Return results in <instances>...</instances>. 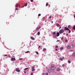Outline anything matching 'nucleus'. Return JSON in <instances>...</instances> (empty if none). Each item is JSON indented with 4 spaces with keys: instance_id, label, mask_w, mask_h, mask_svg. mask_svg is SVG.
Segmentation results:
<instances>
[{
    "instance_id": "1",
    "label": "nucleus",
    "mask_w": 75,
    "mask_h": 75,
    "mask_svg": "<svg viewBox=\"0 0 75 75\" xmlns=\"http://www.w3.org/2000/svg\"><path fill=\"white\" fill-rule=\"evenodd\" d=\"M64 30V31H65V30H67V31H69L68 33H71V31L70 30H69V29L68 28H67V27H65Z\"/></svg>"
},
{
    "instance_id": "2",
    "label": "nucleus",
    "mask_w": 75,
    "mask_h": 75,
    "mask_svg": "<svg viewBox=\"0 0 75 75\" xmlns=\"http://www.w3.org/2000/svg\"><path fill=\"white\" fill-rule=\"evenodd\" d=\"M64 31V30L63 29H61L59 31V33L60 34H62V33H63Z\"/></svg>"
},
{
    "instance_id": "3",
    "label": "nucleus",
    "mask_w": 75,
    "mask_h": 75,
    "mask_svg": "<svg viewBox=\"0 0 75 75\" xmlns=\"http://www.w3.org/2000/svg\"><path fill=\"white\" fill-rule=\"evenodd\" d=\"M53 37L54 38H56V37H57V36H56V35H55V32H54L53 33Z\"/></svg>"
},
{
    "instance_id": "4",
    "label": "nucleus",
    "mask_w": 75,
    "mask_h": 75,
    "mask_svg": "<svg viewBox=\"0 0 75 75\" xmlns=\"http://www.w3.org/2000/svg\"><path fill=\"white\" fill-rule=\"evenodd\" d=\"M40 28L41 27L40 26H39V28L37 27L36 29V31H39V30H40Z\"/></svg>"
},
{
    "instance_id": "5",
    "label": "nucleus",
    "mask_w": 75,
    "mask_h": 75,
    "mask_svg": "<svg viewBox=\"0 0 75 75\" xmlns=\"http://www.w3.org/2000/svg\"><path fill=\"white\" fill-rule=\"evenodd\" d=\"M18 4H17L16 5V10H18Z\"/></svg>"
},
{
    "instance_id": "6",
    "label": "nucleus",
    "mask_w": 75,
    "mask_h": 75,
    "mask_svg": "<svg viewBox=\"0 0 75 75\" xmlns=\"http://www.w3.org/2000/svg\"><path fill=\"white\" fill-rule=\"evenodd\" d=\"M11 61H16V59L15 58H11Z\"/></svg>"
},
{
    "instance_id": "7",
    "label": "nucleus",
    "mask_w": 75,
    "mask_h": 75,
    "mask_svg": "<svg viewBox=\"0 0 75 75\" xmlns=\"http://www.w3.org/2000/svg\"><path fill=\"white\" fill-rule=\"evenodd\" d=\"M16 71H17V72H19L20 71V70L18 68H16Z\"/></svg>"
},
{
    "instance_id": "8",
    "label": "nucleus",
    "mask_w": 75,
    "mask_h": 75,
    "mask_svg": "<svg viewBox=\"0 0 75 75\" xmlns=\"http://www.w3.org/2000/svg\"><path fill=\"white\" fill-rule=\"evenodd\" d=\"M51 69L52 70H54L55 69V67H51Z\"/></svg>"
},
{
    "instance_id": "9",
    "label": "nucleus",
    "mask_w": 75,
    "mask_h": 75,
    "mask_svg": "<svg viewBox=\"0 0 75 75\" xmlns=\"http://www.w3.org/2000/svg\"><path fill=\"white\" fill-rule=\"evenodd\" d=\"M60 26H61V25H59V24L58 23L56 24V26H57V27H60Z\"/></svg>"
},
{
    "instance_id": "10",
    "label": "nucleus",
    "mask_w": 75,
    "mask_h": 75,
    "mask_svg": "<svg viewBox=\"0 0 75 75\" xmlns=\"http://www.w3.org/2000/svg\"><path fill=\"white\" fill-rule=\"evenodd\" d=\"M34 66H33L32 67V71H35V69H34Z\"/></svg>"
},
{
    "instance_id": "11",
    "label": "nucleus",
    "mask_w": 75,
    "mask_h": 75,
    "mask_svg": "<svg viewBox=\"0 0 75 75\" xmlns=\"http://www.w3.org/2000/svg\"><path fill=\"white\" fill-rule=\"evenodd\" d=\"M59 35V32H57V37H58Z\"/></svg>"
},
{
    "instance_id": "12",
    "label": "nucleus",
    "mask_w": 75,
    "mask_h": 75,
    "mask_svg": "<svg viewBox=\"0 0 75 75\" xmlns=\"http://www.w3.org/2000/svg\"><path fill=\"white\" fill-rule=\"evenodd\" d=\"M64 57H63L62 58H61V57H60V59L61 61H62V60H63V59H64Z\"/></svg>"
},
{
    "instance_id": "13",
    "label": "nucleus",
    "mask_w": 75,
    "mask_h": 75,
    "mask_svg": "<svg viewBox=\"0 0 75 75\" xmlns=\"http://www.w3.org/2000/svg\"><path fill=\"white\" fill-rule=\"evenodd\" d=\"M30 38L31 40H35V38H34L31 37Z\"/></svg>"
},
{
    "instance_id": "14",
    "label": "nucleus",
    "mask_w": 75,
    "mask_h": 75,
    "mask_svg": "<svg viewBox=\"0 0 75 75\" xmlns=\"http://www.w3.org/2000/svg\"><path fill=\"white\" fill-rule=\"evenodd\" d=\"M47 50V49L46 48H44L43 50V52H44V51H46Z\"/></svg>"
},
{
    "instance_id": "15",
    "label": "nucleus",
    "mask_w": 75,
    "mask_h": 75,
    "mask_svg": "<svg viewBox=\"0 0 75 75\" xmlns=\"http://www.w3.org/2000/svg\"><path fill=\"white\" fill-rule=\"evenodd\" d=\"M70 48H71V46H67V48H68V49H70Z\"/></svg>"
},
{
    "instance_id": "16",
    "label": "nucleus",
    "mask_w": 75,
    "mask_h": 75,
    "mask_svg": "<svg viewBox=\"0 0 75 75\" xmlns=\"http://www.w3.org/2000/svg\"><path fill=\"white\" fill-rule=\"evenodd\" d=\"M72 55L73 57H75V52H74V53L72 54Z\"/></svg>"
},
{
    "instance_id": "17",
    "label": "nucleus",
    "mask_w": 75,
    "mask_h": 75,
    "mask_svg": "<svg viewBox=\"0 0 75 75\" xmlns=\"http://www.w3.org/2000/svg\"><path fill=\"white\" fill-rule=\"evenodd\" d=\"M48 72H49V73H51V70H48Z\"/></svg>"
},
{
    "instance_id": "18",
    "label": "nucleus",
    "mask_w": 75,
    "mask_h": 75,
    "mask_svg": "<svg viewBox=\"0 0 75 75\" xmlns=\"http://www.w3.org/2000/svg\"><path fill=\"white\" fill-rule=\"evenodd\" d=\"M57 71H60V69L58 68L57 69Z\"/></svg>"
},
{
    "instance_id": "19",
    "label": "nucleus",
    "mask_w": 75,
    "mask_h": 75,
    "mask_svg": "<svg viewBox=\"0 0 75 75\" xmlns=\"http://www.w3.org/2000/svg\"><path fill=\"white\" fill-rule=\"evenodd\" d=\"M73 29H74V30H75V25H74L73 27Z\"/></svg>"
},
{
    "instance_id": "20",
    "label": "nucleus",
    "mask_w": 75,
    "mask_h": 75,
    "mask_svg": "<svg viewBox=\"0 0 75 75\" xmlns=\"http://www.w3.org/2000/svg\"><path fill=\"white\" fill-rule=\"evenodd\" d=\"M48 6V3H47L46 4V6Z\"/></svg>"
},
{
    "instance_id": "21",
    "label": "nucleus",
    "mask_w": 75,
    "mask_h": 75,
    "mask_svg": "<svg viewBox=\"0 0 75 75\" xmlns=\"http://www.w3.org/2000/svg\"><path fill=\"white\" fill-rule=\"evenodd\" d=\"M68 62H69V64H70V63H71V62L70 60H68Z\"/></svg>"
},
{
    "instance_id": "22",
    "label": "nucleus",
    "mask_w": 75,
    "mask_h": 75,
    "mask_svg": "<svg viewBox=\"0 0 75 75\" xmlns=\"http://www.w3.org/2000/svg\"><path fill=\"white\" fill-rule=\"evenodd\" d=\"M27 69H28V68H26L24 69V70H27Z\"/></svg>"
},
{
    "instance_id": "23",
    "label": "nucleus",
    "mask_w": 75,
    "mask_h": 75,
    "mask_svg": "<svg viewBox=\"0 0 75 75\" xmlns=\"http://www.w3.org/2000/svg\"><path fill=\"white\" fill-rule=\"evenodd\" d=\"M63 48H63V47H60V50H63Z\"/></svg>"
},
{
    "instance_id": "24",
    "label": "nucleus",
    "mask_w": 75,
    "mask_h": 75,
    "mask_svg": "<svg viewBox=\"0 0 75 75\" xmlns=\"http://www.w3.org/2000/svg\"><path fill=\"white\" fill-rule=\"evenodd\" d=\"M30 52L29 51H27V52H25V53H28V52Z\"/></svg>"
},
{
    "instance_id": "25",
    "label": "nucleus",
    "mask_w": 75,
    "mask_h": 75,
    "mask_svg": "<svg viewBox=\"0 0 75 75\" xmlns=\"http://www.w3.org/2000/svg\"><path fill=\"white\" fill-rule=\"evenodd\" d=\"M40 32H38V35H40Z\"/></svg>"
},
{
    "instance_id": "26",
    "label": "nucleus",
    "mask_w": 75,
    "mask_h": 75,
    "mask_svg": "<svg viewBox=\"0 0 75 75\" xmlns=\"http://www.w3.org/2000/svg\"><path fill=\"white\" fill-rule=\"evenodd\" d=\"M65 42H68V40H65Z\"/></svg>"
},
{
    "instance_id": "27",
    "label": "nucleus",
    "mask_w": 75,
    "mask_h": 75,
    "mask_svg": "<svg viewBox=\"0 0 75 75\" xmlns=\"http://www.w3.org/2000/svg\"><path fill=\"white\" fill-rule=\"evenodd\" d=\"M27 6V3H26L25 4V6L26 7V6Z\"/></svg>"
},
{
    "instance_id": "28",
    "label": "nucleus",
    "mask_w": 75,
    "mask_h": 75,
    "mask_svg": "<svg viewBox=\"0 0 75 75\" xmlns=\"http://www.w3.org/2000/svg\"><path fill=\"white\" fill-rule=\"evenodd\" d=\"M51 67H54V65H52Z\"/></svg>"
},
{
    "instance_id": "29",
    "label": "nucleus",
    "mask_w": 75,
    "mask_h": 75,
    "mask_svg": "<svg viewBox=\"0 0 75 75\" xmlns=\"http://www.w3.org/2000/svg\"><path fill=\"white\" fill-rule=\"evenodd\" d=\"M70 27H71V26H70V25H69L68 26V28H70Z\"/></svg>"
},
{
    "instance_id": "30",
    "label": "nucleus",
    "mask_w": 75,
    "mask_h": 75,
    "mask_svg": "<svg viewBox=\"0 0 75 75\" xmlns=\"http://www.w3.org/2000/svg\"><path fill=\"white\" fill-rule=\"evenodd\" d=\"M62 66L63 67H65V64H63L62 65Z\"/></svg>"
},
{
    "instance_id": "31",
    "label": "nucleus",
    "mask_w": 75,
    "mask_h": 75,
    "mask_svg": "<svg viewBox=\"0 0 75 75\" xmlns=\"http://www.w3.org/2000/svg\"><path fill=\"white\" fill-rule=\"evenodd\" d=\"M41 16V14L40 13L38 15V17H39V16Z\"/></svg>"
},
{
    "instance_id": "32",
    "label": "nucleus",
    "mask_w": 75,
    "mask_h": 75,
    "mask_svg": "<svg viewBox=\"0 0 75 75\" xmlns=\"http://www.w3.org/2000/svg\"><path fill=\"white\" fill-rule=\"evenodd\" d=\"M36 53L37 54H39V53L38 52H36Z\"/></svg>"
},
{
    "instance_id": "33",
    "label": "nucleus",
    "mask_w": 75,
    "mask_h": 75,
    "mask_svg": "<svg viewBox=\"0 0 75 75\" xmlns=\"http://www.w3.org/2000/svg\"><path fill=\"white\" fill-rule=\"evenodd\" d=\"M18 7L19 8H20V4H18Z\"/></svg>"
},
{
    "instance_id": "34",
    "label": "nucleus",
    "mask_w": 75,
    "mask_h": 75,
    "mask_svg": "<svg viewBox=\"0 0 75 75\" xmlns=\"http://www.w3.org/2000/svg\"><path fill=\"white\" fill-rule=\"evenodd\" d=\"M72 46L73 47H75V45H72Z\"/></svg>"
},
{
    "instance_id": "35",
    "label": "nucleus",
    "mask_w": 75,
    "mask_h": 75,
    "mask_svg": "<svg viewBox=\"0 0 75 75\" xmlns=\"http://www.w3.org/2000/svg\"><path fill=\"white\" fill-rule=\"evenodd\" d=\"M63 39H64V38H63V37H62V38H61V40H63Z\"/></svg>"
},
{
    "instance_id": "36",
    "label": "nucleus",
    "mask_w": 75,
    "mask_h": 75,
    "mask_svg": "<svg viewBox=\"0 0 75 75\" xmlns=\"http://www.w3.org/2000/svg\"><path fill=\"white\" fill-rule=\"evenodd\" d=\"M48 73H46V75H48Z\"/></svg>"
},
{
    "instance_id": "37",
    "label": "nucleus",
    "mask_w": 75,
    "mask_h": 75,
    "mask_svg": "<svg viewBox=\"0 0 75 75\" xmlns=\"http://www.w3.org/2000/svg\"><path fill=\"white\" fill-rule=\"evenodd\" d=\"M30 75H33V73H32L30 74Z\"/></svg>"
},
{
    "instance_id": "38",
    "label": "nucleus",
    "mask_w": 75,
    "mask_h": 75,
    "mask_svg": "<svg viewBox=\"0 0 75 75\" xmlns=\"http://www.w3.org/2000/svg\"><path fill=\"white\" fill-rule=\"evenodd\" d=\"M61 26H60V27H59V29H61Z\"/></svg>"
},
{
    "instance_id": "39",
    "label": "nucleus",
    "mask_w": 75,
    "mask_h": 75,
    "mask_svg": "<svg viewBox=\"0 0 75 75\" xmlns=\"http://www.w3.org/2000/svg\"><path fill=\"white\" fill-rule=\"evenodd\" d=\"M30 1L31 2H33V0H30Z\"/></svg>"
},
{
    "instance_id": "40",
    "label": "nucleus",
    "mask_w": 75,
    "mask_h": 75,
    "mask_svg": "<svg viewBox=\"0 0 75 75\" xmlns=\"http://www.w3.org/2000/svg\"><path fill=\"white\" fill-rule=\"evenodd\" d=\"M59 41H60V40H57V41L56 42H59Z\"/></svg>"
},
{
    "instance_id": "41",
    "label": "nucleus",
    "mask_w": 75,
    "mask_h": 75,
    "mask_svg": "<svg viewBox=\"0 0 75 75\" xmlns=\"http://www.w3.org/2000/svg\"><path fill=\"white\" fill-rule=\"evenodd\" d=\"M7 24H9V22H7Z\"/></svg>"
},
{
    "instance_id": "42",
    "label": "nucleus",
    "mask_w": 75,
    "mask_h": 75,
    "mask_svg": "<svg viewBox=\"0 0 75 75\" xmlns=\"http://www.w3.org/2000/svg\"><path fill=\"white\" fill-rule=\"evenodd\" d=\"M58 46H56L55 48H58Z\"/></svg>"
},
{
    "instance_id": "43",
    "label": "nucleus",
    "mask_w": 75,
    "mask_h": 75,
    "mask_svg": "<svg viewBox=\"0 0 75 75\" xmlns=\"http://www.w3.org/2000/svg\"><path fill=\"white\" fill-rule=\"evenodd\" d=\"M55 51H58V49H55Z\"/></svg>"
},
{
    "instance_id": "44",
    "label": "nucleus",
    "mask_w": 75,
    "mask_h": 75,
    "mask_svg": "<svg viewBox=\"0 0 75 75\" xmlns=\"http://www.w3.org/2000/svg\"><path fill=\"white\" fill-rule=\"evenodd\" d=\"M49 18H51V16H50L49 17Z\"/></svg>"
},
{
    "instance_id": "45",
    "label": "nucleus",
    "mask_w": 75,
    "mask_h": 75,
    "mask_svg": "<svg viewBox=\"0 0 75 75\" xmlns=\"http://www.w3.org/2000/svg\"><path fill=\"white\" fill-rule=\"evenodd\" d=\"M22 59H23L22 58H20L19 59L20 60H21Z\"/></svg>"
},
{
    "instance_id": "46",
    "label": "nucleus",
    "mask_w": 75,
    "mask_h": 75,
    "mask_svg": "<svg viewBox=\"0 0 75 75\" xmlns=\"http://www.w3.org/2000/svg\"><path fill=\"white\" fill-rule=\"evenodd\" d=\"M23 72H24V73H25V74H26L25 71H24Z\"/></svg>"
},
{
    "instance_id": "47",
    "label": "nucleus",
    "mask_w": 75,
    "mask_h": 75,
    "mask_svg": "<svg viewBox=\"0 0 75 75\" xmlns=\"http://www.w3.org/2000/svg\"><path fill=\"white\" fill-rule=\"evenodd\" d=\"M63 35H65V33H63Z\"/></svg>"
},
{
    "instance_id": "48",
    "label": "nucleus",
    "mask_w": 75,
    "mask_h": 75,
    "mask_svg": "<svg viewBox=\"0 0 75 75\" xmlns=\"http://www.w3.org/2000/svg\"><path fill=\"white\" fill-rule=\"evenodd\" d=\"M42 75H45V74H44V73H43Z\"/></svg>"
},
{
    "instance_id": "49",
    "label": "nucleus",
    "mask_w": 75,
    "mask_h": 75,
    "mask_svg": "<svg viewBox=\"0 0 75 75\" xmlns=\"http://www.w3.org/2000/svg\"><path fill=\"white\" fill-rule=\"evenodd\" d=\"M74 18H75V14H74Z\"/></svg>"
},
{
    "instance_id": "50",
    "label": "nucleus",
    "mask_w": 75,
    "mask_h": 75,
    "mask_svg": "<svg viewBox=\"0 0 75 75\" xmlns=\"http://www.w3.org/2000/svg\"><path fill=\"white\" fill-rule=\"evenodd\" d=\"M40 47H41V46H39V48H40Z\"/></svg>"
},
{
    "instance_id": "51",
    "label": "nucleus",
    "mask_w": 75,
    "mask_h": 75,
    "mask_svg": "<svg viewBox=\"0 0 75 75\" xmlns=\"http://www.w3.org/2000/svg\"><path fill=\"white\" fill-rule=\"evenodd\" d=\"M52 23H53V21H52Z\"/></svg>"
},
{
    "instance_id": "52",
    "label": "nucleus",
    "mask_w": 75,
    "mask_h": 75,
    "mask_svg": "<svg viewBox=\"0 0 75 75\" xmlns=\"http://www.w3.org/2000/svg\"><path fill=\"white\" fill-rule=\"evenodd\" d=\"M72 51H73V50H71V52H72Z\"/></svg>"
},
{
    "instance_id": "53",
    "label": "nucleus",
    "mask_w": 75,
    "mask_h": 75,
    "mask_svg": "<svg viewBox=\"0 0 75 75\" xmlns=\"http://www.w3.org/2000/svg\"><path fill=\"white\" fill-rule=\"evenodd\" d=\"M4 56H7V55H4Z\"/></svg>"
},
{
    "instance_id": "54",
    "label": "nucleus",
    "mask_w": 75,
    "mask_h": 75,
    "mask_svg": "<svg viewBox=\"0 0 75 75\" xmlns=\"http://www.w3.org/2000/svg\"><path fill=\"white\" fill-rule=\"evenodd\" d=\"M45 21H47V20H46Z\"/></svg>"
},
{
    "instance_id": "55",
    "label": "nucleus",
    "mask_w": 75,
    "mask_h": 75,
    "mask_svg": "<svg viewBox=\"0 0 75 75\" xmlns=\"http://www.w3.org/2000/svg\"><path fill=\"white\" fill-rule=\"evenodd\" d=\"M67 35H68V34H67Z\"/></svg>"
},
{
    "instance_id": "56",
    "label": "nucleus",
    "mask_w": 75,
    "mask_h": 75,
    "mask_svg": "<svg viewBox=\"0 0 75 75\" xmlns=\"http://www.w3.org/2000/svg\"><path fill=\"white\" fill-rule=\"evenodd\" d=\"M9 57V58H10V57Z\"/></svg>"
}]
</instances>
